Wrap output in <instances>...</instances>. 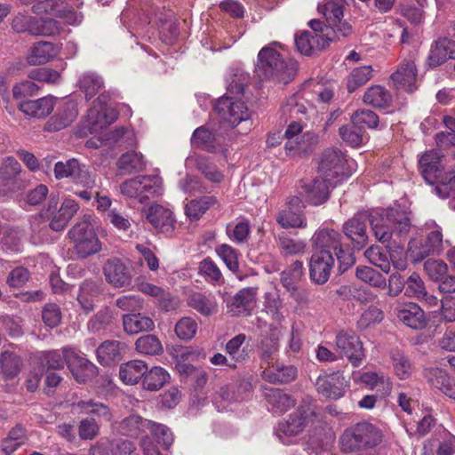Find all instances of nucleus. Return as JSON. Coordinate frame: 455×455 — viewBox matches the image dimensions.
<instances>
[{
  "mask_svg": "<svg viewBox=\"0 0 455 455\" xmlns=\"http://www.w3.org/2000/svg\"><path fill=\"white\" fill-rule=\"evenodd\" d=\"M228 82L227 93L216 101L215 110L220 118L232 127L243 123L239 133L245 134L251 131L252 122L250 119L251 114L248 108L240 97L249 83V75L237 71L229 77Z\"/></svg>",
  "mask_w": 455,
  "mask_h": 455,
  "instance_id": "obj_1",
  "label": "nucleus"
},
{
  "mask_svg": "<svg viewBox=\"0 0 455 455\" xmlns=\"http://www.w3.org/2000/svg\"><path fill=\"white\" fill-rule=\"evenodd\" d=\"M371 226L375 237L380 243L405 238L411 228V212L401 205L382 210L371 216Z\"/></svg>",
  "mask_w": 455,
  "mask_h": 455,
  "instance_id": "obj_2",
  "label": "nucleus"
},
{
  "mask_svg": "<svg viewBox=\"0 0 455 455\" xmlns=\"http://www.w3.org/2000/svg\"><path fill=\"white\" fill-rule=\"evenodd\" d=\"M278 49H283V44L276 41L264 46L258 53L256 70L264 79L288 84L296 76L298 64L293 60H284Z\"/></svg>",
  "mask_w": 455,
  "mask_h": 455,
  "instance_id": "obj_3",
  "label": "nucleus"
},
{
  "mask_svg": "<svg viewBox=\"0 0 455 455\" xmlns=\"http://www.w3.org/2000/svg\"><path fill=\"white\" fill-rule=\"evenodd\" d=\"M382 437V432L377 427L362 422L345 430L339 438V444L342 451L353 452L377 446Z\"/></svg>",
  "mask_w": 455,
  "mask_h": 455,
  "instance_id": "obj_4",
  "label": "nucleus"
},
{
  "mask_svg": "<svg viewBox=\"0 0 455 455\" xmlns=\"http://www.w3.org/2000/svg\"><path fill=\"white\" fill-rule=\"evenodd\" d=\"M163 181L158 175H141L128 179L120 185L123 196L144 204L163 194Z\"/></svg>",
  "mask_w": 455,
  "mask_h": 455,
  "instance_id": "obj_5",
  "label": "nucleus"
},
{
  "mask_svg": "<svg viewBox=\"0 0 455 455\" xmlns=\"http://www.w3.org/2000/svg\"><path fill=\"white\" fill-rule=\"evenodd\" d=\"M350 172L347 156L339 149L328 148L323 152L318 165V175L326 179L331 186H337Z\"/></svg>",
  "mask_w": 455,
  "mask_h": 455,
  "instance_id": "obj_6",
  "label": "nucleus"
},
{
  "mask_svg": "<svg viewBox=\"0 0 455 455\" xmlns=\"http://www.w3.org/2000/svg\"><path fill=\"white\" fill-rule=\"evenodd\" d=\"M68 235L79 258H87L101 250V243L87 219L73 226L68 231Z\"/></svg>",
  "mask_w": 455,
  "mask_h": 455,
  "instance_id": "obj_7",
  "label": "nucleus"
},
{
  "mask_svg": "<svg viewBox=\"0 0 455 455\" xmlns=\"http://www.w3.org/2000/svg\"><path fill=\"white\" fill-rule=\"evenodd\" d=\"M314 244L315 250L334 253L342 271H346L355 263L353 253L341 247L340 234L338 231L329 228L318 231L315 235Z\"/></svg>",
  "mask_w": 455,
  "mask_h": 455,
  "instance_id": "obj_8",
  "label": "nucleus"
},
{
  "mask_svg": "<svg viewBox=\"0 0 455 455\" xmlns=\"http://www.w3.org/2000/svg\"><path fill=\"white\" fill-rule=\"evenodd\" d=\"M284 148L288 155L302 156L312 152L318 143V137L310 131H304L303 126L297 122L291 123L285 132Z\"/></svg>",
  "mask_w": 455,
  "mask_h": 455,
  "instance_id": "obj_9",
  "label": "nucleus"
},
{
  "mask_svg": "<svg viewBox=\"0 0 455 455\" xmlns=\"http://www.w3.org/2000/svg\"><path fill=\"white\" fill-rule=\"evenodd\" d=\"M107 100V95L104 93L100 94L88 110L84 124L91 134L100 132L117 119V112L114 108L103 104Z\"/></svg>",
  "mask_w": 455,
  "mask_h": 455,
  "instance_id": "obj_10",
  "label": "nucleus"
},
{
  "mask_svg": "<svg viewBox=\"0 0 455 455\" xmlns=\"http://www.w3.org/2000/svg\"><path fill=\"white\" fill-rule=\"evenodd\" d=\"M12 28L17 33L28 32L34 36H53L59 32L58 22L52 19L38 20L25 12L17 13L12 20Z\"/></svg>",
  "mask_w": 455,
  "mask_h": 455,
  "instance_id": "obj_11",
  "label": "nucleus"
},
{
  "mask_svg": "<svg viewBox=\"0 0 455 455\" xmlns=\"http://www.w3.org/2000/svg\"><path fill=\"white\" fill-rule=\"evenodd\" d=\"M315 417L316 415L309 404L300 405L294 415L284 422L279 423L275 434L283 443L288 444L289 442L286 438L297 435Z\"/></svg>",
  "mask_w": 455,
  "mask_h": 455,
  "instance_id": "obj_12",
  "label": "nucleus"
},
{
  "mask_svg": "<svg viewBox=\"0 0 455 455\" xmlns=\"http://www.w3.org/2000/svg\"><path fill=\"white\" fill-rule=\"evenodd\" d=\"M54 176L57 180L69 178L86 188H92L96 185L95 177L84 164L75 158L57 162L54 165Z\"/></svg>",
  "mask_w": 455,
  "mask_h": 455,
  "instance_id": "obj_13",
  "label": "nucleus"
},
{
  "mask_svg": "<svg viewBox=\"0 0 455 455\" xmlns=\"http://www.w3.org/2000/svg\"><path fill=\"white\" fill-rule=\"evenodd\" d=\"M415 53L402 60L395 72L391 75V82L397 90L414 92L418 87V68Z\"/></svg>",
  "mask_w": 455,
  "mask_h": 455,
  "instance_id": "obj_14",
  "label": "nucleus"
},
{
  "mask_svg": "<svg viewBox=\"0 0 455 455\" xmlns=\"http://www.w3.org/2000/svg\"><path fill=\"white\" fill-rule=\"evenodd\" d=\"M422 177L429 183L442 184L448 179L445 175V158L435 150H430L421 156L419 161Z\"/></svg>",
  "mask_w": 455,
  "mask_h": 455,
  "instance_id": "obj_15",
  "label": "nucleus"
},
{
  "mask_svg": "<svg viewBox=\"0 0 455 455\" xmlns=\"http://www.w3.org/2000/svg\"><path fill=\"white\" fill-rule=\"evenodd\" d=\"M21 166L12 157H8L0 165V199L12 195L25 187L24 181L19 177Z\"/></svg>",
  "mask_w": 455,
  "mask_h": 455,
  "instance_id": "obj_16",
  "label": "nucleus"
},
{
  "mask_svg": "<svg viewBox=\"0 0 455 455\" xmlns=\"http://www.w3.org/2000/svg\"><path fill=\"white\" fill-rule=\"evenodd\" d=\"M304 204L298 196L288 198L286 205L276 217L277 223L283 228H303L307 226L303 214Z\"/></svg>",
  "mask_w": 455,
  "mask_h": 455,
  "instance_id": "obj_17",
  "label": "nucleus"
},
{
  "mask_svg": "<svg viewBox=\"0 0 455 455\" xmlns=\"http://www.w3.org/2000/svg\"><path fill=\"white\" fill-rule=\"evenodd\" d=\"M147 220L156 232L166 236L171 235L176 227V220L173 212L160 204H152L144 210Z\"/></svg>",
  "mask_w": 455,
  "mask_h": 455,
  "instance_id": "obj_18",
  "label": "nucleus"
},
{
  "mask_svg": "<svg viewBox=\"0 0 455 455\" xmlns=\"http://www.w3.org/2000/svg\"><path fill=\"white\" fill-rule=\"evenodd\" d=\"M63 354L68 369L78 383H84L97 374V367L74 349L64 347Z\"/></svg>",
  "mask_w": 455,
  "mask_h": 455,
  "instance_id": "obj_19",
  "label": "nucleus"
},
{
  "mask_svg": "<svg viewBox=\"0 0 455 455\" xmlns=\"http://www.w3.org/2000/svg\"><path fill=\"white\" fill-rule=\"evenodd\" d=\"M334 257L331 251H317L314 249L309 262V272L311 279L318 283H325L334 266Z\"/></svg>",
  "mask_w": 455,
  "mask_h": 455,
  "instance_id": "obj_20",
  "label": "nucleus"
},
{
  "mask_svg": "<svg viewBox=\"0 0 455 455\" xmlns=\"http://www.w3.org/2000/svg\"><path fill=\"white\" fill-rule=\"evenodd\" d=\"M336 347L354 366H358L364 358L362 342L352 331L339 332L336 336Z\"/></svg>",
  "mask_w": 455,
  "mask_h": 455,
  "instance_id": "obj_21",
  "label": "nucleus"
},
{
  "mask_svg": "<svg viewBox=\"0 0 455 455\" xmlns=\"http://www.w3.org/2000/svg\"><path fill=\"white\" fill-rule=\"evenodd\" d=\"M315 387L319 394L329 399H338L344 395L347 380L339 372L324 373L316 379Z\"/></svg>",
  "mask_w": 455,
  "mask_h": 455,
  "instance_id": "obj_22",
  "label": "nucleus"
},
{
  "mask_svg": "<svg viewBox=\"0 0 455 455\" xmlns=\"http://www.w3.org/2000/svg\"><path fill=\"white\" fill-rule=\"evenodd\" d=\"M368 216L366 213H357L343 224V232L357 250L368 243L367 234Z\"/></svg>",
  "mask_w": 455,
  "mask_h": 455,
  "instance_id": "obj_23",
  "label": "nucleus"
},
{
  "mask_svg": "<svg viewBox=\"0 0 455 455\" xmlns=\"http://www.w3.org/2000/svg\"><path fill=\"white\" fill-rule=\"evenodd\" d=\"M103 273L108 283L116 288H127L131 285L132 275L125 265L117 258L106 261Z\"/></svg>",
  "mask_w": 455,
  "mask_h": 455,
  "instance_id": "obj_24",
  "label": "nucleus"
},
{
  "mask_svg": "<svg viewBox=\"0 0 455 455\" xmlns=\"http://www.w3.org/2000/svg\"><path fill=\"white\" fill-rule=\"evenodd\" d=\"M395 310L399 321L411 329L419 330L426 325L423 310L413 302L399 303Z\"/></svg>",
  "mask_w": 455,
  "mask_h": 455,
  "instance_id": "obj_25",
  "label": "nucleus"
},
{
  "mask_svg": "<svg viewBox=\"0 0 455 455\" xmlns=\"http://www.w3.org/2000/svg\"><path fill=\"white\" fill-rule=\"evenodd\" d=\"M295 44L298 51L304 55H312L329 45L331 38L319 33L311 34L304 31L295 36Z\"/></svg>",
  "mask_w": 455,
  "mask_h": 455,
  "instance_id": "obj_26",
  "label": "nucleus"
},
{
  "mask_svg": "<svg viewBox=\"0 0 455 455\" xmlns=\"http://www.w3.org/2000/svg\"><path fill=\"white\" fill-rule=\"evenodd\" d=\"M423 374L433 387L455 400V382L444 370L438 367H428L424 369Z\"/></svg>",
  "mask_w": 455,
  "mask_h": 455,
  "instance_id": "obj_27",
  "label": "nucleus"
},
{
  "mask_svg": "<svg viewBox=\"0 0 455 455\" xmlns=\"http://www.w3.org/2000/svg\"><path fill=\"white\" fill-rule=\"evenodd\" d=\"M55 104V98L46 96L35 100H21L18 103V108L28 116L44 118L52 112Z\"/></svg>",
  "mask_w": 455,
  "mask_h": 455,
  "instance_id": "obj_28",
  "label": "nucleus"
},
{
  "mask_svg": "<svg viewBox=\"0 0 455 455\" xmlns=\"http://www.w3.org/2000/svg\"><path fill=\"white\" fill-rule=\"evenodd\" d=\"M334 187L331 186L326 179H323L318 175L311 182L302 186V189L303 194L310 204L319 205L328 199L330 188Z\"/></svg>",
  "mask_w": 455,
  "mask_h": 455,
  "instance_id": "obj_29",
  "label": "nucleus"
},
{
  "mask_svg": "<svg viewBox=\"0 0 455 455\" xmlns=\"http://www.w3.org/2000/svg\"><path fill=\"white\" fill-rule=\"evenodd\" d=\"M449 59H455V43L447 38H439L431 47L427 63L435 68Z\"/></svg>",
  "mask_w": 455,
  "mask_h": 455,
  "instance_id": "obj_30",
  "label": "nucleus"
},
{
  "mask_svg": "<svg viewBox=\"0 0 455 455\" xmlns=\"http://www.w3.org/2000/svg\"><path fill=\"white\" fill-rule=\"evenodd\" d=\"M77 115L78 111L76 104L74 101L65 102L58 108L57 113L48 122V131H60L66 128L73 123Z\"/></svg>",
  "mask_w": 455,
  "mask_h": 455,
  "instance_id": "obj_31",
  "label": "nucleus"
},
{
  "mask_svg": "<svg viewBox=\"0 0 455 455\" xmlns=\"http://www.w3.org/2000/svg\"><path fill=\"white\" fill-rule=\"evenodd\" d=\"M58 54L54 44L49 42L34 44L28 53L27 61L29 65H43L52 60Z\"/></svg>",
  "mask_w": 455,
  "mask_h": 455,
  "instance_id": "obj_32",
  "label": "nucleus"
},
{
  "mask_svg": "<svg viewBox=\"0 0 455 455\" xmlns=\"http://www.w3.org/2000/svg\"><path fill=\"white\" fill-rule=\"evenodd\" d=\"M257 287H248L239 291L233 298L231 310L235 315L250 312L256 304Z\"/></svg>",
  "mask_w": 455,
  "mask_h": 455,
  "instance_id": "obj_33",
  "label": "nucleus"
},
{
  "mask_svg": "<svg viewBox=\"0 0 455 455\" xmlns=\"http://www.w3.org/2000/svg\"><path fill=\"white\" fill-rule=\"evenodd\" d=\"M262 378L269 383H288L297 376V369L292 365L276 363L262 371Z\"/></svg>",
  "mask_w": 455,
  "mask_h": 455,
  "instance_id": "obj_34",
  "label": "nucleus"
},
{
  "mask_svg": "<svg viewBox=\"0 0 455 455\" xmlns=\"http://www.w3.org/2000/svg\"><path fill=\"white\" fill-rule=\"evenodd\" d=\"M147 371V363L141 360H132L122 363L119 368V378L126 385H134Z\"/></svg>",
  "mask_w": 455,
  "mask_h": 455,
  "instance_id": "obj_35",
  "label": "nucleus"
},
{
  "mask_svg": "<svg viewBox=\"0 0 455 455\" xmlns=\"http://www.w3.org/2000/svg\"><path fill=\"white\" fill-rule=\"evenodd\" d=\"M138 289L144 294L156 298L160 306L165 310L174 309L178 302L171 294L161 287L147 282H141L138 284Z\"/></svg>",
  "mask_w": 455,
  "mask_h": 455,
  "instance_id": "obj_36",
  "label": "nucleus"
},
{
  "mask_svg": "<svg viewBox=\"0 0 455 455\" xmlns=\"http://www.w3.org/2000/svg\"><path fill=\"white\" fill-rule=\"evenodd\" d=\"M218 201L213 196H204L188 201L185 205V213L191 221L198 220L207 210L216 206Z\"/></svg>",
  "mask_w": 455,
  "mask_h": 455,
  "instance_id": "obj_37",
  "label": "nucleus"
},
{
  "mask_svg": "<svg viewBox=\"0 0 455 455\" xmlns=\"http://www.w3.org/2000/svg\"><path fill=\"white\" fill-rule=\"evenodd\" d=\"M124 330L128 334H137L141 331H151L155 327L154 321L141 314H129L123 317Z\"/></svg>",
  "mask_w": 455,
  "mask_h": 455,
  "instance_id": "obj_38",
  "label": "nucleus"
},
{
  "mask_svg": "<svg viewBox=\"0 0 455 455\" xmlns=\"http://www.w3.org/2000/svg\"><path fill=\"white\" fill-rule=\"evenodd\" d=\"M77 413L91 414L104 420L109 421L112 419L110 409L104 403L90 400H81L73 405Z\"/></svg>",
  "mask_w": 455,
  "mask_h": 455,
  "instance_id": "obj_39",
  "label": "nucleus"
},
{
  "mask_svg": "<svg viewBox=\"0 0 455 455\" xmlns=\"http://www.w3.org/2000/svg\"><path fill=\"white\" fill-rule=\"evenodd\" d=\"M77 85L84 93L85 98L89 100L104 87V81L97 73L89 71L83 73L79 76Z\"/></svg>",
  "mask_w": 455,
  "mask_h": 455,
  "instance_id": "obj_40",
  "label": "nucleus"
},
{
  "mask_svg": "<svg viewBox=\"0 0 455 455\" xmlns=\"http://www.w3.org/2000/svg\"><path fill=\"white\" fill-rule=\"evenodd\" d=\"M169 378L168 372L160 366H154L150 370L147 366V371L143 375L141 386L149 391H157L163 387Z\"/></svg>",
  "mask_w": 455,
  "mask_h": 455,
  "instance_id": "obj_41",
  "label": "nucleus"
},
{
  "mask_svg": "<svg viewBox=\"0 0 455 455\" xmlns=\"http://www.w3.org/2000/svg\"><path fill=\"white\" fill-rule=\"evenodd\" d=\"M359 379L370 388L376 389L382 395H386L391 391L390 379L383 373L366 371L360 375Z\"/></svg>",
  "mask_w": 455,
  "mask_h": 455,
  "instance_id": "obj_42",
  "label": "nucleus"
},
{
  "mask_svg": "<svg viewBox=\"0 0 455 455\" xmlns=\"http://www.w3.org/2000/svg\"><path fill=\"white\" fill-rule=\"evenodd\" d=\"M271 411L275 413H282L294 405V400L280 389L270 388L265 394Z\"/></svg>",
  "mask_w": 455,
  "mask_h": 455,
  "instance_id": "obj_43",
  "label": "nucleus"
},
{
  "mask_svg": "<svg viewBox=\"0 0 455 455\" xmlns=\"http://www.w3.org/2000/svg\"><path fill=\"white\" fill-rule=\"evenodd\" d=\"M392 100L389 92L380 85H374L367 89L363 95V101L374 108H386Z\"/></svg>",
  "mask_w": 455,
  "mask_h": 455,
  "instance_id": "obj_44",
  "label": "nucleus"
},
{
  "mask_svg": "<svg viewBox=\"0 0 455 455\" xmlns=\"http://www.w3.org/2000/svg\"><path fill=\"white\" fill-rule=\"evenodd\" d=\"M97 360L101 365L108 366L120 359V342L107 340L96 350Z\"/></svg>",
  "mask_w": 455,
  "mask_h": 455,
  "instance_id": "obj_45",
  "label": "nucleus"
},
{
  "mask_svg": "<svg viewBox=\"0 0 455 455\" xmlns=\"http://www.w3.org/2000/svg\"><path fill=\"white\" fill-rule=\"evenodd\" d=\"M99 293L97 284L92 281H84L79 289L77 302L85 314L94 308V300Z\"/></svg>",
  "mask_w": 455,
  "mask_h": 455,
  "instance_id": "obj_46",
  "label": "nucleus"
},
{
  "mask_svg": "<svg viewBox=\"0 0 455 455\" xmlns=\"http://www.w3.org/2000/svg\"><path fill=\"white\" fill-rule=\"evenodd\" d=\"M118 169L124 174H131L142 171L146 164L141 154L130 151L123 154L117 161Z\"/></svg>",
  "mask_w": 455,
  "mask_h": 455,
  "instance_id": "obj_47",
  "label": "nucleus"
},
{
  "mask_svg": "<svg viewBox=\"0 0 455 455\" xmlns=\"http://www.w3.org/2000/svg\"><path fill=\"white\" fill-rule=\"evenodd\" d=\"M149 424V420L144 419L139 415L132 414L120 422L119 431L122 435L136 437L143 432L145 428H148Z\"/></svg>",
  "mask_w": 455,
  "mask_h": 455,
  "instance_id": "obj_48",
  "label": "nucleus"
},
{
  "mask_svg": "<svg viewBox=\"0 0 455 455\" xmlns=\"http://www.w3.org/2000/svg\"><path fill=\"white\" fill-rule=\"evenodd\" d=\"M188 303L204 315H211L217 311V303L214 298L200 292L191 294L188 299Z\"/></svg>",
  "mask_w": 455,
  "mask_h": 455,
  "instance_id": "obj_49",
  "label": "nucleus"
},
{
  "mask_svg": "<svg viewBox=\"0 0 455 455\" xmlns=\"http://www.w3.org/2000/svg\"><path fill=\"white\" fill-rule=\"evenodd\" d=\"M422 230L427 233L426 243L428 244L433 253L439 254L443 249V229L435 220L425 222Z\"/></svg>",
  "mask_w": 455,
  "mask_h": 455,
  "instance_id": "obj_50",
  "label": "nucleus"
},
{
  "mask_svg": "<svg viewBox=\"0 0 455 455\" xmlns=\"http://www.w3.org/2000/svg\"><path fill=\"white\" fill-rule=\"evenodd\" d=\"M216 140L215 134L203 126L196 129L191 137V144L194 147L203 148L209 152L217 151Z\"/></svg>",
  "mask_w": 455,
  "mask_h": 455,
  "instance_id": "obj_51",
  "label": "nucleus"
},
{
  "mask_svg": "<svg viewBox=\"0 0 455 455\" xmlns=\"http://www.w3.org/2000/svg\"><path fill=\"white\" fill-rule=\"evenodd\" d=\"M264 307L267 315L275 321H282L283 315V302L280 298L279 291L273 290L265 293Z\"/></svg>",
  "mask_w": 455,
  "mask_h": 455,
  "instance_id": "obj_52",
  "label": "nucleus"
},
{
  "mask_svg": "<svg viewBox=\"0 0 455 455\" xmlns=\"http://www.w3.org/2000/svg\"><path fill=\"white\" fill-rule=\"evenodd\" d=\"M196 168L204 176V178L212 182L220 183L222 181L224 175L217 168L216 164L205 156H196L195 159Z\"/></svg>",
  "mask_w": 455,
  "mask_h": 455,
  "instance_id": "obj_53",
  "label": "nucleus"
},
{
  "mask_svg": "<svg viewBox=\"0 0 455 455\" xmlns=\"http://www.w3.org/2000/svg\"><path fill=\"white\" fill-rule=\"evenodd\" d=\"M394 371L400 379H408L412 373V365L408 357L400 350L394 349L390 353Z\"/></svg>",
  "mask_w": 455,
  "mask_h": 455,
  "instance_id": "obj_54",
  "label": "nucleus"
},
{
  "mask_svg": "<svg viewBox=\"0 0 455 455\" xmlns=\"http://www.w3.org/2000/svg\"><path fill=\"white\" fill-rule=\"evenodd\" d=\"M250 233V223L244 219H238L227 226L228 236L236 243L246 242L249 238Z\"/></svg>",
  "mask_w": 455,
  "mask_h": 455,
  "instance_id": "obj_55",
  "label": "nucleus"
},
{
  "mask_svg": "<svg viewBox=\"0 0 455 455\" xmlns=\"http://www.w3.org/2000/svg\"><path fill=\"white\" fill-rule=\"evenodd\" d=\"M23 234L19 228L5 227L3 228L0 243L11 251L19 252L22 249Z\"/></svg>",
  "mask_w": 455,
  "mask_h": 455,
  "instance_id": "obj_56",
  "label": "nucleus"
},
{
  "mask_svg": "<svg viewBox=\"0 0 455 455\" xmlns=\"http://www.w3.org/2000/svg\"><path fill=\"white\" fill-rule=\"evenodd\" d=\"M21 360L14 353L4 351L0 356L1 372L6 379H12L20 371Z\"/></svg>",
  "mask_w": 455,
  "mask_h": 455,
  "instance_id": "obj_57",
  "label": "nucleus"
},
{
  "mask_svg": "<svg viewBox=\"0 0 455 455\" xmlns=\"http://www.w3.org/2000/svg\"><path fill=\"white\" fill-rule=\"evenodd\" d=\"M136 350L147 355H159L163 352V346L159 339L153 334L140 337L135 342Z\"/></svg>",
  "mask_w": 455,
  "mask_h": 455,
  "instance_id": "obj_58",
  "label": "nucleus"
},
{
  "mask_svg": "<svg viewBox=\"0 0 455 455\" xmlns=\"http://www.w3.org/2000/svg\"><path fill=\"white\" fill-rule=\"evenodd\" d=\"M355 275L361 281L372 287L384 289L387 287L386 278L372 267L361 266L356 267Z\"/></svg>",
  "mask_w": 455,
  "mask_h": 455,
  "instance_id": "obj_59",
  "label": "nucleus"
},
{
  "mask_svg": "<svg viewBox=\"0 0 455 455\" xmlns=\"http://www.w3.org/2000/svg\"><path fill=\"white\" fill-rule=\"evenodd\" d=\"M373 69L371 66H363L354 68L347 77V90L353 92L359 87L365 84L372 77Z\"/></svg>",
  "mask_w": 455,
  "mask_h": 455,
  "instance_id": "obj_60",
  "label": "nucleus"
},
{
  "mask_svg": "<svg viewBox=\"0 0 455 455\" xmlns=\"http://www.w3.org/2000/svg\"><path fill=\"white\" fill-rule=\"evenodd\" d=\"M278 247L283 255H298L303 253L307 244L301 239H295L287 235L278 236Z\"/></svg>",
  "mask_w": 455,
  "mask_h": 455,
  "instance_id": "obj_61",
  "label": "nucleus"
},
{
  "mask_svg": "<svg viewBox=\"0 0 455 455\" xmlns=\"http://www.w3.org/2000/svg\"><path fill=\"white\" fill-rule=\"evenodd\" d=\"M318 11L325 17L330 26L337 25L343 17V6L334 0H325L323 4L318 5Z\"/></svg>",
  "mask_w": 455,
  "mask_h": 455,
  "instance_id": "obj_62",
  "label": "nucleus"
},
{
  "mask_svg": "<svg viewBox=\"0 0 455 455\" xmlns=\"http://www.w3.org/2000/svg\"><path fill=\"white\" fill-rule=\"evenodd\" d=\"M199 271L208 283L220 285L224 283L223 275L219 267L210 259H204L199 265Z\"/></svg>",
  "mask_w": 455,
  "mask_h": 455,
  "instance_id": "obj_63",
  "label": "nucleus"
},
{
  "mask_svg": "<svg viewBox=\"0 0 455 455\" xmlns=\"http://www.w3.org/2000/svg\"><path fill=\"white\" fill-rule=\"evenodd\" d=\"M443 123L450 132L437 133L435 135V141L439 148L448 149L455 145V117L444 116Z\"/></svg>",
  "mask_w": 455,
  "mask_h": 455,
  "instance_id": "obj_64",
  "label": "nucleus"
}]
</instances>
